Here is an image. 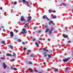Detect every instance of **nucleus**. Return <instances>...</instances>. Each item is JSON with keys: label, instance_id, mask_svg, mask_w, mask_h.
Here are the masks:
<instances>
[{"label": "nucleus", "instance_id": "nucleus-47", "mask_svg": "<svg viewBox=\"0 0 73 73\" xmlns=\"http://www.w3.org/2000/svg\"><path fill=\"white\" fill-rule=\"evenodd\" d=\"M36 40V38H34L33 39V41H35Z\"/></svg>", "mask_w": 73, "mask_h": 73}, {"label": "nucleus", "instance_id": "nucleus-2", "mask_svg": "<svg viewBox=\"0 0 73 73\" xmlns=\"http://www.w3.org/2000/svg\"><path fill=\"white\" fill-rule=\"evenodd\" d=\"M22 1L25 4V5H27V7H29V8H31V5L29 4L30 3V2H27L25 0H23Z\"/></svg>", "mask_w": 73, "mask_h": 73}, {"label": "nucleus", "instance_id": "nucleus-43", "mask_svg": "<svg viewBox=\"0 0 73 73\" xmlns=\"http://www.w3.org/2000/svg\"><path fill=\"white\" fill-rule=\"evenodd\" d=\"M23 49H24V50H27V48L24 47L23 48Z\"/></svg>", "mask_w": 73, "mask_h": 73}, {"label": "nucleus", "instance_id": "nucleus-32", "mask_svg": "<svg viewBox=\"0 0 73 73\" xmlns=\"http://www.w3.org/2000/svg\"><path fill=\"white\" fill-rule=\"evenodd\" d=\"M34 72H35L36 73L37 72H38V70H35L34 71Z\"/></svg>", "mask_w": 73, "mask_h": 73}, {"label": "nucleus", "instance_id": "nucleus-60", "mask_svg": "<svg viewBox=\"0 0 73 73\" xmlns=\"http://www.w3.org/2000/svg\"><path fill=\"white\" fill-rule=\"evenodd\" d=\"M61 46H62V45L61 44Z\"/></svg>", "mask_w": 73, "mask_h": 73}, {"label": "nucleus", "instance_id": "nucleus-24", "mask_svg": "<svg viewBox=\"0 0 73 73\" xmlns=\"http://www.w3.org/2000/svg\"><path fill=\"white\" fill-rule=\"evenodd\" d=\"M64 38H67L68 37V35H65L64 36Z\"/></svg>", "mask_w": 73, "mask_h": 73}, {"label": "nucleus", "instance_id": "nucleus-39", "mask_svg": "<svg viewBox=\"0 0 73 73\" xmlns=\"http://www.w3.org/2000/svg\"><path fill=\"white\" fill-rule=\"evenodd\" d=\"M14 4H15V5H16L17 4V2L15 1L14 3Z\"/></svg>", "mask_w": 73, "mask_h": 73}, {"label": "nucleus", "instance_id": "nucleus-52", "mask_svg": "<svg viewBox=\"0 0 73 73\" xmlns=\"http://www.w3.org/2000/svg\"><path fill=\"white\" fill-rule=\"evenodd\" d=\"M0 9L1 10L3 9V8H2V7H1Z\"/></svg>", "mask_w": 73, "mask_h": 73}, {"label": "nucleus", "instance_id": "nucleus-20", "mask_svg": "<svg viewBox=\"0 0 73 73\" xmlns=\"http://www.w3.org/2000/svg\"><path fill=\"white\" fill-rule=\"evenodd\" d=\"M29 64H30V65H32V63L31 61H29Z\"/></svg>", "mask_w": 73, "mask_h": 73}, {"label": "nucleus", "instance_id": "nucleus-9", "mask_svg": "<svg viewBox=\"0 0 73 73\" xmlns=\"http://www.w3.org/2000/svg\"><path fill=\"white\" fill-rule=\"evenodd\" d=\"M21 21H25V19H24V17L23 16L21 17Z\"/></svg>", "mask_w": 73, "mask_h": 73}, {"label": "nucleus", "instance_id": "nucleus-8", "mask_svg": "<svg viewBox=\"0 0 73 73\" xmlns=\"http://www.w3.org/2000/svg\"><path fill=\"white\" fill-rule=\"evenodd\" d=\"M52 24L53 25H55V24L53 23V22L52 21H50V22H48V24L50 25L51 24Z\"/></svg>", "mask_w": 73, "mask_h": 73}, {"label": "nucleus", "instance_id": "nucleus-15", "mask_svg": "<svg viewBox=\"0 0 73 73\" xmlns=\"http://www.w3.org/2000/svg\"><path fill=\"white\" fill-rule=\"evenodd\" d=\"M43 50H44L45 52H49V50H48L45 49V48H44L43 49Z\"/></svg>", "mask_w": 73, "mask_h": 73}, {"label": "nucleus", "instance_id": "nucleus-49", "mask_svg": "<svg viewBox=\"0 0 73 73\" xmlns=\"http://www.w3.org/2000/svg\"><path fill=\"white\" fill-rule=\"evenodd\" d=\"M37 42H38V43H40V41L39 40H37Z\"/></svg>", "mask_w": 73, "mask_h": 73}, {"label": "nucleus", "instance_id": "nucleus-1", "mask_svg": "<svg viewBox=\"0 0 73 73\" xmlns=\"http://www.w3.org/2000/svg\"><path fill=\"white\" fill-rule=\"evenodd\" d=\"M47 52H44L42 53V54L44 57H47V56H48V57H47L46 58V59H48L49 60V59H50V58H52V57L53 56H51L50 54H47Z\"/></svg>", "mask_w": 73, "mask_h": 73}, {"label": "nucleus", "instance_id": "nucleus-21", "mask_svg": "<svg viewBox=\"0 0 73 73\" xmlns=\"http://www.w3.org/2000/svg\"><path fill=\"white\" fill-rule=\"evenodd\" d=\"M68 68H64V71H67L68 70Z\"/></svg>", "mask_w": 73, "mask_h": 73}, {"label": "nucleus", "instance_id": "nucleus-27", "mask_svg": "<svg viewBox=\"0 0 73 73\" xmlns=\"http://www.w3.org/2000/svg\"><path fill=\"white\" fill-rule=\"evenodd\" d=\"M13 70H17V68H14V69Z\"/></svg>", "mask_w": 73, "mask_h": 73}, {"label": "nucleus", "instance_id": "nucleus-38", "mask_svg": "<svg viewBox=\"0 0 73 73\" xmlns=\"http://www.w3.org/2000/svg\"><path fill=\"white\" fill-rule=\"evenodd\" d=\"M71 43V41L68 40V41H67V43Z\"/></svg>", "mask_w": 73, "mask_h": 73}, {"label": "nucleus", "instance_id": "nucleus-46", "mask_svg": "<svg viewBox=\"0 0 73 73\" xmlns=\"http://www.w3.org/2000/svg\"><path fill=\"white\" fill-rule=\"evenodd\" d=\"M53 13H55L56 11H55V10L53 11Z\"/></svg>", "mask_w": 73, "mask_h": 73}, {"label": "nucleus", "instance_id": "nucleus-17", "mask_svg": "<svg viewBox=\"0 0 73 73\" xmlns=\"http://www.w3.org/2000/svg\"><path fill=\"white\" fill-rule=\"evenodd\" d=\"M30 57H35V54H33L32 55H30Z\"/></svg>", "mask_w": 73, "mask_h": 73}, {"label": "nucleus", "instance_id": "nucleus-4", "mask_svg": "<svg viewBox=\"0 0 73 73\" xmlns=\"http://www.w3.org/2000/svg\"><path fill=\"white\" fill-rule=\"evenodd\" d=\"M42 18L44 19H45L46 18L48 21H49V19L48 18V17H47V16L46 15H43L42 17Z\"/></svg>", "mask_w": 73, "mask_h": 73}, {"label": "nucleus", "instance_id": "nucleus-57", "mask_svg": "<svg viewBox=\"0 0 73 73\" xmlns=\"http://www.w3.org/2000/svg\"><path fill=\"white\" fill-rule=\"evenodd\" d=\"M45 28H47V27L46 26L45 27Z\"/></svg>", "mask_w": 73, "mask_h": 73}, {"label": "nucleus", "instance_id": "nucleus-19", "mask_svg": "<svg viewBox=\"0 0 73 73\" xmlns=\"http://www.w3.org/2000/svg\"><path fill=\"white\" fill-rule=\"evenodd\" d=\"M35 44L36 45V46H38V45H39V44L38 43V42H35Z\"/></svg>", "mask_w": 73, "mask_h": 73}, {"label": "nucleus", "instance_id": "nucleus-14", "mask_svg": "<svg viewBox=\"0 0 73 73\" xmlns=\"http://www.w3.org/2000/svg\"><path fill=\"white\" fill-rule=\"evenodd\" d=\"M6 56H12V55L11 54H9V53H7L6 54Z\"/></svg>", "mask_w": 73, "mask_h": 73}, {"label": "nucleus", "instance_id": "nucleus-37", "mask_svg": "<svg viewBox=\"0 0 73 73\" xmlns=\"http://www.w3.org/2000/svg\"><path fill=\"white\" fill-rule=\"evenodd\" d=\"M39 40H42V38H39Z\"/></svg>", "mask_w": 73, "mask_h": 73}, {"label": "nucleus", "instance_id": "nucleus-62", "mask_svg": "<svg viewBox=\"0 0 73 73\" xmlns=\"http://www.w3.org/2000/svg\"><path fill=\"white\" fill-rule=\"evenodd\" d=\"M19 0L20 1V0Z\"/></svg>", "mask_w": 73, "mask_h": 73}, {"label": "nucleus", "instance_id": "nucleus-34", "mask_svg": "<svg viewBox=\"0 0 73 73\" xmlns=\"http://www.w3.org/2000/svg\"><path fill=\"white\" fill-rule=\"evenodd\" d=\"M27 52H29V53L31 52V51L29 50H27Z\"/></svg>", "mask_w": 73, "mask_h": 73}, {"label": "nucleus", "instance_id": "nucleus-29", "mask_svg": "<svg viewBox=\"0 0 73 73\" xmlns=\"http://www.w3.org/2000/svg\"><path fill=\"white\" fill-rule=\"evenodd\" d=\"M14 68H13V66H11V70H13V69H14Z\"/></svg>", "mask_w": 73, "mask_h": 73}, {"label": "nucleus", "instance_id": "nucleus-11", "mask_svg": "<svg viewBox=\"0 0 73 73\" xmlns=\"http://www.w3.org/2000/svg\"><path fill=\"white\" fill-rule=\"evenodd\" d=\"M12 56H13L14 57V58H16V54H15V53L13 52L12 53Z\"/></svg>", "mask_w": 73, "mask_h": 73}, {"label": "nucleus", "instance_id": "nucleus-55", "mask_svg": "<svg viewBox=\"0 0 73 73\" xmlns=\"http://www.w3.org/2000/svg\"><path fill=\"white\" fill-rule=\"evenodd\" d=\"M65 31H67V29H65Z\"/></svg>", "mask_w": 73, "mask_h": 73}, {"label": "nucleus", "instance_id": "nucleus-42", "mask_svg": "<svg viewBox=\"0 0 73 73\" xmlns=\"http://www.w3.org/2000/svg\"><path fill=\"white\" fill-rule=\"evenodd\" d=\"M22 44L24 45H25V43L24 42H22Z\"/></svg>", "mask_w": 73, "mask_h": 73}, {"label": "nucleus", "instance_id": "nucleus-28", "mask_svg": "<svg viewBox=\"0 0 73 73\" xmlns=\"http://www.w3.org/2000/svg\"><path fill=\"white\" fill-rule=\"evenodd\" d=\"M53 52V50H50L49 53H52Z\"/></svg>", "mask_w": 73, "mask_h": 73}, {"label": "nucleus", "instance_id": "nucleus-33", "mask_svg": "<svg viewBox=\"0 0 73 73\" xmlns=\"http://www.w3.org/2000/svg\"><path fill=\"white\" fill-rule=\"evenodd\" d=\"M25 27L26 28L27 27H28V25L27 24H25Z\"/></svg>", "mask_w": 73, "mask_h": 73}, {"label": "nucleus", "instance_id": "nucleus-45", "mask_svg": "<svg viewBox=\"0 0 73 73\" xmlns=\"http://www.w3.org/2000/svg\"><path fill=\"white\" fill-rule=\"evenodd\" d=\"M43 64L44 65H45V64H46V63H45V62H43Z\"/></svg>", "mask_w": 73, "mask_h": 73}, {"label": "nucleus", "instance_id": "nucleus-25", "mask_svg": "<svg viewBox=\"0 0 73 73\" xmlns=\"http://www.w3.org/2000/svg\"><path fill=\"white\" fill-rule=\"evenodd\" d=\"M52 18L53 19H56V18H57V17L56 16H53L52 17Z\"/></svg>", "mask_w": 73, "mask_h": 73}, {"label": "nucleus", "instance_id": "nucleus-18", "mask_svg": "<svg viewBox=\"0 0 73 73\" xmlns=\"http://www.w3.org/2000/svg\"><path fill=\"white\" fill-rule=\"evenodd\" d=\"M58 69L57 68H55L54 70V71L55 72H58Z\"/></svg>", "mask_w": 73, "mask_h": 73}, {"label": "nucleus", "instance_id": "nucleus-61", "mask_svg": "<svg viewBox=\"0 0 73 73\" xmlns=\"http://www.w3.org/2000/svg\"><path fill=\"white\" fill-rule=\"evenodd\" d=\"M63 45H65V44H63Z\"/></svg>", "mask_w": 73, "mask_h": 73}, {"label": "nucleus", "instance_id": "nucleus-36", "mask_svg": "<svg viewBox=\"0 0 73 73\" xmlns=\"http://www.w3.org/2000/svg\"><path fill=\"white\" fill-rule=\"evenodd\" d=\"M0 58L1 59H2V60H4L5 59V58H3V57H1Z\"/></svg>", "mask_w": 73, "mask_h": 73}, {"label": "nucleus", "instance_id": "nucleus-48", "mask_svg": "<svg viewBox=\"0 0 73 73\" xmlns=\"http://www.w3.org/2000/svg\"><path fill=\"white\" fill-rule=\"evenodd\" d=\"M34 29H36V27H35L34 28Z\"/></svg>", "mask_w": 73, "mask_h": 73}, {"label": "nucleus", "instance_id": "nucleus-41", "mask_svg": "<svg viewBox=\"0 0 73 73\" xmlns=\"http://www.w3.org/2000/svg\"><path fill=\"white\" fill-rule=\"evenodd\" d=\"M52 37L53 39H54V36H52Z\"/></svg>", "mask_w": 73, "mask_h": 73}, {"label": "nucleus", "instance_id": "nucleus-3", "mask_svg": "<svg viewBox=\"0 0 73 73\" xmlns=\"http://www.w3.org/2000/svg\"><path fill=\"white\" fill-rule=\"evenodd\" d=\"M22 30L23 31V32L21 31V34H22V35H24L25 34H26V33H27V31H25V28H24L22 29Z\"/></svg>", "mask_w": 73, "mask_h": 73}, {"label": "nucleus", "instance_id": "nucleus-30", "mask_svg": "<svg viewBox=\"0 0 73 73\" xmlns=\"http://www.w3.org/2000/svg\"><path fill=\"white\" fill-rule=\"evenodd\" d=\"M21 39H19L18 40V41L20 42H21Z\"/></svg>", "mask_w": 73, "mask_h": 73}, {"label": "nucleus", "instance_id": "nucleus-26", "mask_svg": "<svg viewBox=\"0 0 73 73\" xmlns=\"http://www.w3.org/2000/svg\"><path fill=\"white\" fill-rule=\"evenodd\" d=\"M5 41H2V42H1V43L2 44H4V43H5Z\"/></svg>", "mask_w": 73, "mask_h": 73}, {"label": "nucleus", "instance_id": "nucleus-5", "mask_svg": "<svg viewBox=\"0 0 73 73\" xmlns=\"http://www.w3.org/2000/svg\"><path fill=\"white\" fill-rule=\"evenodd\" d=\"M70 59L69 58H67L66 59H64L63 60V61H64V62H66L67 61H68V60H69Z\"/></svg>", "mask_w": 73, "mask_h": 73}, {"label": "nucleus", "instance_id": "nucleus-51", "mask_svg": "<svg viewBox=\"0 0 73 73\" xmlns=\"http://www.w3.org/2000/svg\"><path fill=\"white\" fill-rule=\"evenodd\" d=\"M3 31H4V32H5V29H3Z\"/></svg>", "mask_w": 73, "mask_h": 73}, {"label": "nucleus", "instance_id": "nucleus-12", "mask_svg": "<svg viewBox=\"0 0 73 73\" xmlns=\"http://www.w3.org/2000/svg\"><path fill=\"white\" fill-rule=\"evenodd\" d=\"M51 30L49 32V35H51V34L52 33V32L53 31L52 29H53V28H51Z\"/></svg>", "mask_w": 73, "mask_h": 73}, {"label": "nucleus", "instance_id": "nucleus-56", "mask_svg": "<svg viewBox=\"0 0 73 73\" xmlns=\"http://www.w3.org/2000/svg\"><path fill=\"white\" fill-rule=\"evenodd\" d=\"M3 73H5V72H3Z\"/></svg>", "mask_w": 73, "mask_h": 73}, {"label": "nucleus", "instance_id": "nucleus-35", "mask_svg": "<svg viewBox=\"0 0 73 73\" xmlns=\"http://www.w3.org/2000/svg\"><path fill=\"white\" fill-rule=\"evenodd\" d=\"M29 70H31V71H32V70H33V69H32V68H29Z\"/></svg>", "mask_w": 73, "mask_h": 73}, {"label": "nucleus", "instance_id": "nucleus-44", "mask_svg": "<svg viewBox=\"0 0 73 73\" xmlns=\"http://www.w3.org/2000/svg\"><path fill=\"white\" fill-rule=\"evenodd\" d=\"M15 32L17 33V32H19V31H18V30H15Z\"/></svg>", "mask_w": 73, "mask_h": 73}, {"label": "nucleus", "instance_id": "nucleus-59", "mask_svg": "<svg viewBox=\"0 0 73 73\" xmlns=\"http://www.w3.org/2000/svg\"><path fill=\"white\" fill-rule=\"evenodd\" d=\"M38 73H42L41 72H38Z\"/></svg>", "mask_w": 73, "mask_h": 73}, {"label": "nucleus", "instance_id": "nucleus-22", "mask_svg": "<svg viewBox=\"0 0 73 73\" xmlns=\"http://www.w3.org/2000/svg\"><path fill=\"white\" fill-rule=\"evenodd\" d=\"M48 12H49V13H52V10H51L50 9H49L48 10Z\"/></svg>", "mask_w": 73, "mask_h": 73}, {"label": "nucleus", "instance_id": "nucleus-53", "mask_svg": "<svg viewBox=\"0 0 73 73\" xmlns=\"http://www.w3.org/2000/svg\"><path fill=\"white\" fill-rule=\"evenodd\" d=\"M71 10V9H70L68 10V11H70Z\"/></svg>", "mask_w": 73, "mask_h": 73}, {"label": "nucleus", "instance_id": "nucleus-50", "mask_svg": "<svg viewBox=\"0 0 73 73\" xmlns=\"http://www.w3.org/2000/svg\"><path fill=\"white\" fill-rule=\"evenodd\" d=\"M29 71L30 72H31V73H32V71L31 70H30Z\"/></svg>", "mask_w": 73, "mask_h": 73}, {"label": "nucleus", "instance_id": "nucleus-58", "mask_svg": "<svg viewBox=\"0 0 73 73\" xmlns=\"http://www.w3.org/2000/svg\"><path fill=\"white\" fill-rule=\"evenodd\" d=\"M0 31H1V28H0Z\"/></svg>", "mask_w": 73, "mask_h": 73}, {"label": "nucleus", "instance_id": "nucleus-16", "mask_svg": "<svg viewBox=\"0 0 73 73\" xmlns=\"http://www.w3.org/2000/svg\"><path fill=\"white\" fill-rule=\"evenodd\" d=\"M9 46L11 49H13V46H12V45H9Z\"/></svg>", "mask_w": 73, "mask_h": 73}, {"label": "nucleus", "instance_id": "nucleus-6", "mask_svg": "<svg viewBox=\"0 0 73 73\" xmlns=\"http://www.w3.org/2000/svg\"><path fill=\"white\" fill-rule=\"evenodd\" d=\"M3 66L4 67L3 69H5L7 67V65L5 64L4 62L3 63Z\"/></svg>", "mask_w": 73, "mask_h": 73}, {"label": "nucleus", "instance_id": "nucleus-31", "mask_svg": "<svg viewBox=\"0 0 73 73\" xmlns=\"http://www.w3.org/2000/svg\"><path fill=\"white\" fill-rule=\"evenodd\" d=\"M63 5H64V6H65V7H66V4L64 3H63Z\"/></svg>", "mask_w": 73, "mask_h": 73}, {"label": "nucleus", "instance_id": "nucleus-23", "mask_svg": "<svg viewBox=\"0 0 73 73\" xmlns=\"http://www.w3.org/2000/svg\"><path fill=\"white\" fill-rule=\"evenodd\" d=\"M15 60H16V59H15V58H12V59L11 60L12 61H15Z\"/></svg>", "mask_w": 73, "mask_h": 73}, {"label": "nucleus", "instance_id": "nucleus-7", "mask_svg": "<svg viewBox=\"0 0 73 73\" xmlns=\"http://www.w3.org/2000/svg\"><path fill=\"white\" fill-rule=\"evenodd\" d=\"M11 35L10 37H13V36H14V34H13V33L12 31H11L10 33Z\"/></svg>", "mask_w": 73, "mask_h": 73}, {"label": "nucleus", "instance_id": "nucleus-54", "mask_svg": "<svg viewBox=\"0 0 73 73\" xmlns=\"http://www.w3.org/2000/svg\"><path fill=\"white\" fill-rule=\"evenodd\" d=\"M1 28H3L4 27H3V26H2V27H1Z\"/></svg>", "mask_w": 73, "mask_h": 73}, {"label": "nucleus", "instance_id": "nucleus-10", "mask_svg": "<svg viewBox=\"0 0 73 73\" xmlns=\"http://www.w3.org/2000/svg\"><path fill=\"white\" fill-rule=\"evenodd\" d=\"M28 19H27V22H29V21L31 20L32 19V17L30 16L27 17Z\"/></svg>", "mask_w": 73, "mask_h": 73}, {"label": "nucleus", "instance_id": "nucleus-40", "mask_svg": "<svg viewBox=\"0 0 73 73\" xmlns=\"http://www.w3.org/2000/svg\"><path fill=\"white\" fill-rule=\"evenodd\" d=\"M41 32V31L39 30V31H38V33H40V32Z\"/></svg>", "mask_w": 73, "mask_h": 73}, {"label": "nucleus", "instance_id": "nucleus-13", "mask_svg": "<svg viewBox=\"0 0 73 73\" xmlns=\"http://www.w3.org/2000/svg\"><path fill=\"white\" fill-rule=\"evenodd\" d=\"M49 29L47 28L45 30V32L46 33H47L48 32H49Z\"/></svg>", "mask_w": 73, "mask_h": 73}]
</instances>
